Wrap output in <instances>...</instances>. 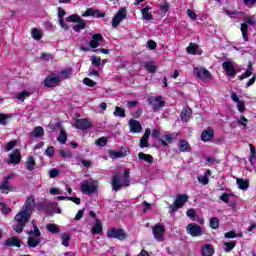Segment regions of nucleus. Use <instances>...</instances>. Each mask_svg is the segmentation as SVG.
<instances>
[{
	"mask_svg": "<svg viewBox=\"0 0 256 256\" xmlns=\"http://www.w3.org/2000/svg\"><path fill=\"white\" fill-rule=\"evenodd\" d=\"M18 163H21V151L15 150L12 154H10L8 164L18 165Z\"/></svg>",
	"mask_w": 256,
	"mask_h": 256,
	"instance_id": "6ab92c4d",
	"label": "nucleus"
},
{
	"mask_svg": "<svg viewBox=\"0 0 256 256\" xmlns=\"http://www.w3.org/2000/svg\"><path fill=\"white\" fill-rule=\"evenodd\" d=\"M244 5H246V7H249V9H253V7H255L256 4V0H243Z\"/></svg>",
	"mask_w": 256,
	"mask_h": 256,
	"instance_id": "5fc2aeb1",
	"label": "nucleus"
},
{
	"mask_svg": "<svg viewBox=\"0 0 256 256\" xmlns=\"http://www.w3.org/2000/svg\"><path fill=\"white\" fill-rule=\"evenodd\" d=\"M108 155L110 159H119L121 157H125V154H123V151L109 150Z\"/></svg>",
	"mask_w": 256,
	"mask_h": 256,
	"instance_id": "473e14b6",
	"label": "nucleus"
},
{
	"mask_svg": "<svg viewBox=\"0 0 256 256\" xmlns=\"http://www.w3.org/2000/svg\"><path fill=\"white\" fill-rule=\"evenodd\" d=\"M32 137H43L45 135V130L41 126H37L32 132H31Z\"/></svg>",
	"mask_w": 256,
	"mask_h": 256,
	"instance_id": "2f4dec72",
	"label": "nucleus"
},
{
	"mask_svg": "<svg viewBox=\"0 0 256 256\" xmlns=\"http://www.w3.org/2000/svg\"><path fill=\"white\" fill-rule=\"evenodd\" d=\"M49 175L51 177V179H55V177H58L59 176V170L57 169H51L49 171Z\"/></svg>",
	"mask_w": 256,
	"mask_h": 256,
	"instance_id": "774afa93",
	"label": "nucleus"
},
{
	"mask_svg": "<svg viewBox=\"0 0 256 256\" xmlns=\"http://www.w3.org/2000/svg\"><path fill=\"white\" fill-rule=\"evenodd\" d=\"M91 61L92 65H96V67H99V65H101V58L97 56H92Z\"/></svg>",
	"mask_w": 256,
	"mask_h": 256,
	"instance_id": "680f3d73",
	"label": "nucleus"
},
{
	"mask_svg": "<svg viewBox=\"0 0 256 256\" xmlns=\"http://www.w3.org/2000/svg\"><path fill=\"white\" fill-rule=\"evenodd\" d=\"M238 123L239 125H242V127H247V123H249V120H247L245 116H240Z\"/></svg>",
	"mask_w": 256,
	"mask_h": 256,
	"instance_id": "bf43d9fd",
	"label": "nucleus"
},
{
	"mask_svg": "<svg viewBox=\"0 0 256 256\" xmlns=\"http://www.w3.org/2000/svg\"><path fill=\"white\" fill-rule=\"evenodd\" d=\"M99 11L93 10V8H88L85 13L82 14V17H95Z\"/></svg>",
	"mask_w": 256,
	"mask_h": 256,
	"instance_id": "a18cd8bd",
	"label": "nucleus"
},
{
	"mask_svg": "<svg viewBox=\"0 0 256 256\" xmlns=\"http://www.w3.org/2000/svg\"><path fill=\"white\" fill-rule=\"evenodd\" d=\"M188 17H190V19H192L193 21H195V19H197V13H195V11L188 9L186 11Z\"/></svg>",
	"mask_w": 256,
	"mask_h": 256,
	"instance_id": "052dcab7",
	"label": "nucleus"
},
{
	"mask_svg": "<svg viewBox=\"0 0 256 256\" xmlns=\"http://www.w3.org/2000/svg\"><path fill=\"white\" fill-rule=\"evenodd\" d=\"M222 68L225 71L227 77H230V79H235V76L241 69L237 68V64L233 61H225L222 63Z\"/></svg>",
	"mask_w": 256,
	"mask_h": 256,
	"instance_id": "20e7f679",
	"label": "nucleus"
},
{
	"mask_svg": "<svg viewBox=\"0 0 256 256\" xmlns=\"http://www.w3.org/2000/svg\"><path fill=\"white\" fill-rule=\"evenodd\" d=\"M66 21L68 23H77V25L73 26V30L76 33H79L80 31H83L87 27V24L85 23V20H83L79 15L73 14L66 18Z\"/></svg>",
	"mask_w": 256,
	"mask_h": 256,
	"instance_id": "7ed1b4c3",
	"label": "nucleus"
},
{
	"mask_svg": "<svg viewBox=\"0 0 256 256\" xmlns=\"http://www.w3.org/2000/svg\"><path fill=\"white\" fill-rule=\"evenodd\" d=\"M107 237L110 239H118V241H125L127 233L121 228H110L107 230Z\"/></svg>",
	"mask_w": 256,
	"mask_h": 256,
	"instance_id": "0eeeda50",
	"label": "nucleus"
},
{
	"mask_svg": "<svg viewBox=\"0 0 256 256\" xmlns=\"http://www.w3.org/2000/svg\"><path fill=\"white\" fill-rule=\"evenodd\" d=\"M210 227L211 229H218L219 228V218L213 217L210 219Z\"/></svg>",
	"mask_w": 256,
	"mask_h": 256,
	"instance_id": "09e8293b",
	"label": "nucleus"
},
{
	"mask_svg": "<svg viewBox=\"0 0 256 256\" xmlns=\"http://www.w3.org/2000/svg\"><path fill=\"white\" fill-rule=\"evenodd\" d=\"M7 247H21V242L16 237L8 238L5 242Z\"/></svg>",
	"mask_w": 256,
	"mask_h": 256,
	"instance_id": "7c9ffc66",
	"label": "nucleus"
},
{
	"mask_svg": "<svg viewBox=\"0 0 256 256\" xmlns=\"http://www.w3.org/2000/svg\"><path fill=\"white\" fill-rule=\"evenodd\" d=\"M0 210L4 215H8V213H11V208L7 206L4 202H0Z\"/></svg>",
	"mask_w": 256,
	"mask_h": 256,
	"instance_id": "49530a36",
	"label": "nucleus"
},
{
	"mask_svg": "<svg viewBox=\"0 0 256 256\" xmlns=\"http://www.w3.org/2000/svg\"><path fill=\"white\" fill-rule=\"evenodd\" d=\"M213 137H215V132L211 128L204 130L201 134V139L204 143L211 141Z\"/></svg>",
	"mask_w": 256,
	"mask_h": 256,
	"instance_id": "aec40b11",
	"label": "nucleus"
},
{
	"mask_svg": "<svg viewBox=\"0 0 256 256\" xmlns=\"http://www.w3.org/2000/svg\"><path fill=\"white\" fill-rule=\"evenodd\" d=\"M145 67L148 73H155L157 71V66H155V62H146Z\"/></svg>",
	"mask_w": 256,
	"mask_h": 256,
	"instance_id": "4c0bfd02",
	"label": "nucleus"
},
{
	"mask_svg": "<svg viewBox=\"0 0 256 256\" xmlns=\"http://www.w3.org/2000/svg\"><path fill=\"white\" fill-rule=\"evenodd\" d=\"M57 141H59V143H61L62 145H65V143H67V134L65 133V130H60V135L57 138Z\"/></svg>",
	"mask_w": 256,
	"mask_h": 256,
	"instance_id": "79ce46f5",
	"label": "nucleus"
},
{
	"mask_svg": "<svg viewBox=\"0 0 256 256\" xmlns=\"http://www.w3.org/2000/svg\"><path fill=\"white\" fill-rule=\"evenodd\" d=\"M101 41H103V35L96 33L92 35V39L89 42V46L92 49H97V47H100Z\"/></svg>",
	"mask_w": 256,
	"mask_h": 256,
	"instance_id": "f3484780",
	"label": "nucleus"
},
{
	"mask_svg": "<svg viewBox=\"0 0 256 256\" xmlns=\"http://www.w3.org/2000/svg\"><path fill=\"white\" fill-rule=\"evenodd\" d=\"M213 253H215V250L211 244H205L204 246H202L203 256H213Z\"/></svg>",
	"mask_w": 256,
	"mask_h": 256,
	"instance_id": "bb28decb",
	"label": "nucleus"
},
{
	"mask_svg": "<svg viewBox=\"0 0 256 256\" xmlns=\"http://www.w3.org/2000/svg\"><path fill=\"white\" fill-rule=\"evenodd\" d=\"M65 15H67V12L63 10V8H58V20H59V25L64 29V31H69V25L65 23Z\"/></svg>",
	"mask_w": 256,
	"mask_h": 256,
	"instance_id": "dca6fc26",
	"label": "nucleus"
},
{
	"mask_svg": "<svg viewBox=\"0 0 256 256\" xmlns=\"http://www.w3.org/2000/svg\"><path fill=\"white\" fill-rule=\"evenodd\" d=\"M17 145V141H10L7 143V145L5 146L6 151H11V149H13V147H15Z\"/></svg>",
	"mask_w": 256,
	"mask_h": 256,
	"instance_id": "e2e57ef3",
	"label": "nucleus"
},
{
	"mask_svg": "<svg viewBox=\"0 0 256 256\" xmlns=\"http://www.w3.org/2000/svg\"><path fill=\"white\" fill-rule=\"evenodd\" d=\"M194 74L196 75V77H198L202 81H208L211 79V72H209L205 68H195Z\"/></svg>",
	"mask_w": 256,
	"mask_h": 256,
	"instance_id": "4468645a",
	"label": "nucleus"
},
{
	"mask_svg": "<svg viewBox=\"0 0 256 256\" xmlns=\"http://www.w3.org/2000/svg\"><path fill=\"white\" fill-rule=\"evenodd\" d=\"M237 245V243L235 241H232V242H225L224 243V246H225V249L224 251L226 253H229L230 251H233V249H235V246Z\"/></svg>",
	"mask_w": 256,
	"mask_h": 256,
	"instance_id": "a19ab883",
	"label": "nucleus"
},
{
	"mask_svg": "<svg viewBox=\"0 0 256 256\" xmlns=\"http://www.w3.org/2000/svg\"><path fill=\"white\" fill-rule=\"evenodd\" d=\"M187 201H189V196H187L186 194L177 195L174 203L170 205L172 213H175L177 209L183 207V205H185Z\"/></svg>",
	"mask_w": 256,
	"mask_h": 256,
	"instance_id": "1a4fd4ad",
	"label": "nucleus"
},
{
	"mask_svg": "<svg viewBox=\"0 0 256 256\" xmlns=\"http://www.w3.org/2000/svg\"><path fill=\"white\" fill-rule=\"evenodd\" d=\"M47 229L48 231H50V233H53L54 235L60 232V229L57 227L56 224H48Z\"/></svg>",
	"mask_w": 256,
	"mask_h": 256,
	"instance_id": "de8ad7c7",
	"label": "nucleus"
},
{
	"mask_svg": "<svg viewBox=\"0 0 256 256\" xmlns=\"http://www.w3.org/2000/svg\"><path fill=\"white\" fill-rule=\"evenodd\" d=\"M96 145L97 147H105L107 145V138L106 137H101L98 140H96Z\"/></svg>",
	"mask_w": 256,
	"mask_h": 256,
	"instance_id": "603ef678",
	"label": "nucleus"
},
{
	"mask_svg": "<svg viewBox=\"0 0 256 256\" xmlns=\"http://www.w3.org/2000/svg\"><path fill=\"white\" fill-rule=\"evenodd\" d=\"M92 125L89 119H78L76 120L75 127L76 129H80V131H87V129H91Z\"/></svg>",
	"mask_w": 256,
	"mask_h": 256,
	"instance_id": "2eb2a0df",
	"label": "nucleus"
},
{
	"mask_svg": "<svg viewBox=\"0 0 256 256\" xmlns=\"http://www.w3.org/2000/svg\"><path fill=\"white\" fill-rule=\"evenodd\" d=\"M27 243H28V247H37V245L41 243V240L39 238L29 237Z\"/></svg>",
	"mask_w": 256,
	"mask_h": 256,
	"instance_id": "37998d69",
	"label": "nucleus"
},
{
	"mask_svg": "<svg viewBox=\"0 0 256 256\" xmlns=\"http://www.w3.org/2000/svg\"><path fill=\"white\" fill-rule=\"evenodd\" d=\"M97 187H99V182H97V180L89 179L81 183L80 191L84 195H93V193H97Z\"/></svg>",
	"mask_w": 256,
	"mask_h": 256,
	"instance_id": "f03ea898",
	"label": "nucleus"
},
{
	"mask_svg": "<svg viewBox=\"0 0 256 256\" xmlns=\"http://www.w3.org/2000/svg\"><path fill=\"white\" fill-rule=\"evenodd\" d=\"M60 157L63 159H71L73 157V154L69 150H60Z\"/></svg>",
	"mask_w": 256,
	"mask_h": 256,
	"instance_id": "8fccbe9b",
	"label": "nucleus"
},
{
	"mask_svg": "<svg viewBox=\"0 0 256 256\" xmlns=\"http://www.w3.org/2000/svg\"><path fill=\"white\" fill-rule=\"evenodd\" d=\"M35 207V197L30 196L26 199L24 206L20 213L15 216L16 223L13 225L14 231L16 233H22L23 228L27 225L29 219H31V213H33V209Z\"/></svg>",
	"mask_w": 256,
	"mask_h": 256,
	"instance_id": "f257e3e1",
	"label": "nucleus"
},
{
	"mask_svg": "<svg viewBox=\"0 0 256 256\" xmlns=\"http://www.w3.org/2000/svg\"><path fill=\"white\" fill-rule=\"evenodd\" d=\"M187 217H189V219H191V221H195L196 220V215L197 213L195 212V209H188L186 212Z\"/></svg>",
	"mask_w": 256,
	"mask_h": 256,
	"instance_id": "3c124183",
	"label": "nucleus"
},
{
	"mask_svg": "<svg viewBox=\"0 0 256 256\" xmlns=\"http://www.w3.org/2000/svg\"><path fill=\"white\" fill-rule=\"evenodd\" d=\"M35 165V158H33V156H29L26 161V169L28 171H33V169H35Z\"/></svg>",
	"mask_w": 256,
	"mask_h": 256,
	"instance_id": "f704fd0d",
	"label": "nucleus"
},
{
	"mask_svg": "<svg viewBox=\"0 0 256 256\" xmlns=\"http://www.w3.org/2000/svg\"><path fill=\"white\" fill-rule=\"evenodd\" d=\"M125 19H127V9L121 8L112 18V27H119L121 21H125Z\"/></svg>",
	"mask_w": 256,
	"mask_h": 256,
	"instance_id": "9b49d317",
	"label": "nucleus"
},
{
	"mask_svg": "<svg viewBox=\"0 0 256 256\" xmlns=\"http://www.w3.org/2000/svg\"><path fill=\"white\" fill-rule=\"evenodd\" d=\"M138 159H140V161H145V163H148L149 165H153V156H151V154L139 152Z\"/></svg>",
	"mask_w": 256,
	"mask_h": 256,
	"instance_id": "393cba45",
	"label": "nucleus"
},
{
	"mask_svg": "<svg viewBox=\"0 0 256 256\" xmlns=\"http://www.w3.org/2000/svg\"><path fill=\"white\" fill-rule=\"evenodd\" d=\"M31 93L27 90H24L18 94H16V99H18L19 101H25V99H27V97H30Z\"/></svg>",
	"mask_w": 256,
	"mask_h": 256,
	"instance_id": "c9c22d12",
	"label": "nucleus"
},
{
	"mask_svg": "<svg viewBox=\"0 0 256 256\" xmlns=\"http://www.w3.org/2000/svg\"><path fill=\"white\" fill-rule=\"evenodd\" d=\"M248 25H256L255 16H248L244 18V23L241 24V33L244 41H249V26Z\"/></svg>",
	"mask_w": 256,
	"mask_h": 256,
	"instance_id": "423d86ee",
	"label": "nucleus"
},
{
	"mask_svg": "<svg viewBox=\"0 0 256 256\" xmlns=\"http://www.w3.org/2000/svg\"><path fill=\"white\" fill-rule=\"evenodd\" d=\"M189 55H201V51H199V45L195 43H190L186 49Z\"/></svg>",
	"mask_w": 256,
	"mask_h": 256,
	"instance_id": "5701e85b",
	"label": "nucleus"
},
{
	"mask_svg": "<svg viewBox=\"0 0 256 256\" xmlns=\"http://www.w3.org/2000/svg\"><path fill=\"white\" fill-rule=\"evenodd\" d=\"M142 17L145 21H153V14L151 13V7L147 6L141 10Z\"/></svg>",
	"mask_w": 256,
	"mask_h": 256,
	"instance_id": "b1692460",
	"label": "nucleus"
},
{
	"mask_svg": "<svg viewBox=\"0 0 256 256\" xmlns=\"http://www.w3.org/2000/svg\"><path fill=\"white\" fill-rule=\"evenodd\" d=\"M199 183L202 185H207L209 183V177L207 176H201L198 178Z\"/></svg>",
	"mask_w": 256,
	"mask_h": 256,
	"instance_id": "69168bd1",
	"label": "nucleus"
},
{
	"mask_svg": "<svg viewBox=\"0 0 256 256\" xmlns=\"http://www.w3.org/2000/svg\"><path fill=\"white\" fill-rule=\"evenodd\" d=\"M225 239H235L237 237V234L235 231H230L224 234Z\"/></svg>",
	"mask_w": 256,
	"mask_h": 256,
	"instance_id": "0e129e2a",
	"label": "nucleus"
},
{
	"mask_svg": "<svg viewBox=\"0 0 256 256\" xmlns=\"http://www.w3.org/2000/svg\"><path fill=\"white\" fill-rule=\"evenodd\" d=\"M113 115L115 117H125V109L119 107V106H116L115 107V110L113 112Z\"/></svg>",
	"mask_w": 256,
	"mask_h": 256,
	"instance_id": "c03bdc74",
	"label": "nucleus"
},
{
	"mask_svg": "<svg viewBox=\"0 0 256 256\" xmlns=\"http://www.w3.org/2000/svg\"><path fill=\"white\" fill-rule=\"evenodd\" d=\"M61 82V78L57 74H51L44 80L45 87H57Z\"/></svg>",
	"mask_w": 256,
	"mask_h": 256,
	"instance_id": "ddd939ff",
	"label": "nucleus"
},
{
	"mask_svg": "<svg viewBox=\"0 0 256 256\" xmlns=\"http://www.w3.org/2000/svg\"><path fill=\"white\" fill-rule=\"evenodd\" d=\"M191 113H192L191 108H184L182 110L180 117H181L182 121H184V123H187V121H189V119H191Z\"/></svg>",
	"mask_w": 256,
	"mask_h": 256,
	"instance_id": "c756f323",
	"label": "nucleus"
},
{
	"mask_svg": "<svg viewBox=\"0 0 256 256\" xmlns=\"http://www.w3.org/2000/svg\"><path fill=\"white\" fill-rule=\"evenodd\" d=\"M152 233L154 235V239L158 243H163L165 241V225L158 223L154 227H152Z\"/></svg>",
	"mask_w": 256,
	"mask_h": 256,
	"instance_id": "6e6552de",
	"label": "nucleus"
},
{
	"mask_svg": "<svg viewBox=\"0 0 256 256\" xmlns=\"http://www.w3.org/2000/svg\"><path fill=\"white\" fill-rule=\"evenodd\" d=\"M8 117L9 115L7 114H0V125H6Z\"/></svg>",
	"mask_w": 256,
	"mask_h": 256,
	"instance_id": "338daca9",
	"label": "nucleus"
},
{
	"mask_svg": "<svg viewBox=\"0 0 256 256\" xmlns=\"http://www.w3.org/2000/svg\"><path fill=\"white\" fill-rule=\"evenodd\" d=\"M83 83H84V85H87L88 87H95V85H96L95 81L91 80V78H84Z\"/></svg>",
	"mask_w": 256,
	"mask_h": 256,
	"instance_id": "864d4df0",
	"label": "nucleus"
},
{
	"mask_svg": "<svg viewBox=\"0 0 256 256\" xmlns=\"http://www.w3.org/2000/svg\"><path fill=\"white\" fill-rule=\"evenodd\" d=\"M148 103L152 107L153 111H159L165 107V101L161 96H151L148 98Z\"/></svg>",
	"mask_w": 256,
	"mask_h": 256,
	"instance_id": "9d476101",
	"label": "nucleus"
},
{
	"mask_svg": "<svg viewBox=\"0 0 256 256\" xmlns=\"http://www.w3.org/2000/svg\"><path fill=\"white\" fill-rule=\"evenodd\" d=\"M177 137H178L177 133L164 134L162 136V139H164V141H167V143H173L174 141H176Z\"/></svg>",
	"mask_w": 256,
	"mask_h": 256,
	"instance_id": "72a5a7b5",
	"label": "nucleus"
},
{
	"mask_svg": "<svg viewBox=\"0 0 256 256\" xmlns=\"http://www.w3.org/2000/svg\"><path fill=\"white\" fill-rule=\"evenodd\" d=\"M91 232L93 235H101L103 233V225H101L99 219H96Z\"/></svg>",
	"mask_w": 256,
	"mask_h": 256,
	"instance_id": "4be33fe9",
	"label": "nucleus"
},
{
	"mask_svg": "<svg viewBox=\"0 0 256 256\" xmlns=\"http://www.w3.org/2000/svg\"><path fill=\"white\" fill-rule=\"evenodd\" d=\"M252 75L251 70L247 69L244 74L239 76V80L243 81V79H249V77Z\"/></svg>",
	"mask_w": 256,
	"mask_h": 256,
	"instance_id": "4d7b16f0",
	"label": "nucleus"
},
{
	"mask_svg": "<svg viewBox=\"0 0 256 256\" xmlns=\"http://www.w3.org/2000/svg\"><path fill=\"white\" fill-rule=\"evenodd\" d=\"M178 147L182 153H188V151H191V146L189 145V142H187L186 140H180Z\"/></svg>",
	"mask_w": 256,
	"mask_h": 256,
	"instance_id": "cd10ccee",
	"label": "nucleus"
},
{
	"mask_svg": "<svg viewBox=\"0 0 256 256\" xmlns=\"http://www.w3.org/2000/svg\"><path fill=\"white\" fill-rule=\"evenodd\" d=\"M31 35L35 39V41H41V38L43 37L41 30L37 28L32 29Z\"/></svg>",
	"mask_w": 256,
	"mask_h": 256,
	"instance_id": "e433bc0d",
	"label": "nucleus"
},
{
	"mask_svg": "<svg viewBox=\"0 0 256 256\" xmlns=\"http://www.w3.org/2000/svg\"><path fill=\"white\" fill-rule=\"evenodd\" d=\"M45 154L47 155V157H53V155H55V148H53V146H49L46 149Z\"/></svg>",
	"mask_w": 256,
	"mask_h": 256,
	"instance_id": "13d9d810",
	"label": "nucleus"
},
{
	"mask_svg": "<svg viewBox=\"0 0 256 256\" xmlns=\"http://www.w3.org/2000/svg\"><path fill=\"white\" fill-rule=\"evenodd\" d=\"M186 231L191 237H201L203 235V228L195 223L188 224Z\"/></svg>",
	"mask_w": 256,
	"mask_h": 256,
	"instance_id": "f8f14e48",
	"label": "nucleus"
},
{
	"mask_svg": "<svg viewBox=\"0 0 256 256\" xmlns=\"http://www.w3.org/2000/svg\"><path fill=\"white\" fill-rule=\"evenodd\" d=\"M129 173H130V170L129 169H126L124 171V175H123V183L119 184L118 180H117V174H115L113 176V179H112V187H113V190L114 191H119V189H121V187H129V183H130V180H129Z\"/></svg>",
	"mask_w": 256,
	"mask_h": 256,
	"instance_id": "39448f33",
	"label": "nucleus"
},
{
	"mask_svg": "<svg viewBox=\"0 0 256 256\" xmlns=\"http://www.w3.org/2000/svg\"><path fill=\"white\" fill-rule=\"evenodd\" d=\"M129 127L131 133H141V131H143V126H141V123L135 119L129 121Z\"/></svg>",
	"mask_w": 256,
	"mask_h": 256,
	"instance_id": "a211bd4d",
	"label": "nucleus"
},
{
	"mask_svg": "<svg viewBox=\"0 0 256 256\" xmlns=\"http://www.w3.org/2000/svg\"><path fill=\"white\" fill-rule=\"evenodd\" d=\"M151 135V130L146 129L144 135L140 139V147L141 149H145V147H149V136Z\"/></svg>",
	"mask_w": 256,
	"mask_h": 256,
	"instance_id": "412c9836",
	"label": "nucleus"
},
{
	"mask_svg": "<svg viewBox=\"0 0 256 256\" xmlns=\"http://www.w3.org/2000/svg\"><path fill=\"white\" fill-rule=\"evenodd\" d=\"M237 109L239 111V113H244L245 112V102L241 101L237 102Z\"/></svg>",
	"mask_w": 256,
	"mask_h": 256,
	"instance_id": "6e6d98bb",
	"label": "nucleus"
},
{
	"mask_svg": "<svg viewBox=\"0 0 256 256\" xmlns=\"http://www.w3.org/2000/svg\"><path fill=\"white\" fill-rule=\"evenodd\" d=\"M60 75H61L62 79H69V77H71V75H73V69L66 68L61 71Z\"/></svg>",
	"mask_w": 256,
	"mask_h": 256,
	"instance_id": "ea45409f",
	"label": "nucleus"
},
{
	"mask_svg": "<svg viewBox=\"0 0 256 256\" xmlns=\"http://www.w3.org/2000/svg\"><path fill=\"white\" fill-rule=\"evenodd\" d=\"M11 191V183L9 181L4 180L0 185V193L7 195Z\"/></svg>",
	"mask_w": 256,
	"mask_h": 256,
	"instance_id": "c85d7f7f",
	"label": "nucleus"
},
{
	"mask_svg": "<svg viewBox=\"0 0 256 256\" xmlns=\"http://www.w3.org/2000/svg\"><path fill=\"white\" fill-rule=\"evenodd\" d=\"M236 183L238 185V188L241 189L242 191H247V189H249V180L237 178Z\"/></svg>",
	"mask_w": 256,
	"mask_h": 256,
	"instance_id": "a878e982",
	"label": "nucleus"
},
{
	"mask_svg": "<svg viewBox=\"0 0 256 256\" xmlns=\"http://www.w3.org/2000/svg\"><path fill=\"white\" fill-rule=\"evenodd\" d=\"M62 245L64 247H69V241H71V235L64 233L61 235Z\"/></svg>",
	"mask_w": 256,
	"mask_h": 256,
	"instance_id": "58836bf2",
	"label": "nucleus"
}]
</instances>
